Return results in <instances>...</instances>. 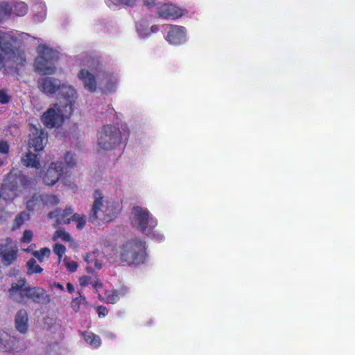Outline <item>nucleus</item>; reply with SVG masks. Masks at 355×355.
<instances>
[{"instance_id":"obj_51","label":"nucleus","mask_w":355,"mask_h":355,"mask_svg":"<svg viewBox=\"0 0 355 355\" xmlns=\"http://www.w3.org/2000/svg\"><path fill=\"white\" fill-rule=\"evenodd\" d=\"M3 164V162L2 160H0V166H1Z\"/></svg>"},{"instance_id":"obj_22","label":"nucleus","mask_w":355,"mask_h":355,"mask_svg":"<svg viewBox=\"0 0 355 355\" xmlns=\"http://www.w3.org/2000/svg\"><path fill=\"white\" fill-rule=\"evenodd\" d=\"M21 161L24 165L27 167H33L35 168H39L40 167V163L37 155L33 153L31 150H29V152L25 154L22 157Z\"/></svg>"},{"instance_id":"obj_52","label":"nucleus","mask_w":355,"mask_h":355,"mask_svg":"<svg viewBox=\"0 0 355 355\" xmlns=\"http://www.w3.org/2000/svg\"><path fill=\"white\" fill-rule=\"evenodd\" d=\"M1 277V271L0 270V278Z\"/></svg>"},{"instance_id":"obj_24","label":"nucleus","mask_w":355,"mask_h":355,"mask_svg":"<svg viewBox=\"0 0 355 355\" xmlns=\"http://www.w3.org/2000/svg\"><path fill=\"white\" fill-rule=\"evenodd\" d=\"M30 210L23 211L16 216L12 225V230L15 231L21 227L24 223L30 220Z\"/></svg>"},{"instance_id":"obj_19","label":"nucleus","mask_w":355,"mask_h":355,"mask_svg":"<svg viewBox=\"0 0 355 355\" xmlns=\"http://www.w3.org/2000/svg\"><path fill=\"white\" fill-rule=\"evenodd\" d=\"M78 78L82 81L84 87L89 92L96 90L97 83L95 76L87 69H81L78 73Z\"/></svg>"},{"instance_id":"obj_8","label":"nucleus","mask_w":355,"mask_h":355,"mask_svg":"<svg viewBox=\"0 0 355 355\" xmlns=\"http://www.w3.org/2000/svg\"><path fill=\"white\" fill-rule=\"evenodd\" d=\"M58 59V53L45 45L40 46L38 55L35 60V71L42 75L53 74L56 68L55 62Z\"/></svg>"},{"instance_id":"obj_44","label":"nucleus","mask_w":355,"mask_h":355,"mask_svg":"<svg viewBox=\"0 0 355 355\" xmlns=\"http://www.w3.org/2000/svg\"><path fill=\"white\" fill-rule=\"evenodd\" d=\"M89 278L87 276H83L80 278V284L82 286H86L89 284Z\"/></svg>"},{"instance_id":"obj_11","label":"nucleus","mask_w":355,"mask_h":355,"mask_svg":"<svg viewBox=\"0 0 355 355\" xmlns=\"http://www.w3.org/2000/svg\"><path fill=\"white\" fill-rule=\"evenodd\" d=\"M18 257V248L7 238L0 243V257L3 265L8 266L14 263Z\"/></svg>"},{"instance_id":"obj_49","label":"nucleus","mask_w":355,"mask_h":355,"mask_svg":"<svg viewBox=\"0 0 355 355\" xmlns=\"http://www.w3.org/2000/svg\"><path fill=\"white\" fill-rule=\"evenodd\" d=\"M54 285H55V287H57L60 290H61V291L64 290V286L61 284H60V283H55Z\"/></svg>"},{"instance_id":"obj_2","label":"nucleus","mask_w":355,"mask_h":355,"mask_svg":"<svg viewBox=\"0 0 355 355\" xmlns=\"http://www.w3.org/2000/svg\"><path fill=\"white\" fill-rule=\"evenodd\" d=\"M131 223L132 227L139 232L156 241H162L163 236L155 230L157 221L150 211L141 206H134L132 211Z\"/></svg>"},{"instance_id":"obj_21","label":"nucleus","mask_w":355,"mask_h":355,"mask_svg":"<svg viewBox=\"0 0 355 355\" xmlns=\"http://www.w3.org/2000/svg\"><path fill=\"white\" fill-rule=\"evenodd\" d=\"M16 196L17 191L11 189L9 184L4 182L0 185V205L2 201H5L6 204L12 202Z\"/></svg>"},{"instance_id":"obj_41","label":"nucleus","mask_w":355,"mask_h":355,"mask_svg":"<svg viewBox=\"0 0 355 355\" xmlns=\"http://www.w3.org/2000/svg\"><path fill=\"white\" fill-rule=\"evenodd\" d=\"M66 266H67V269L69 271L73 272L76 271V270L78 268V263H77V262H76L74 261H71L66 263Z\"/></svg>"},{"instance_id":"obj_15","label":"nucleus","mask_w":355,"mask_h":355,"mask_svg":"<svg viewBox=\"0 0 355 355\" xmlns=\"http://www.w3.org/2000/svg\"><path fill=\"white\" fill-rule=\"evenodd\" d=\"M130 289L127 286L122 285L117 288L106 291L104 293L105 297L103 301L106 304H114L120 299L128 296Z\"/></svg>"},{"instance_id":"obj_12","label":"nucleus","mask_w":355,"mask_h":355,"mask_svg":"<svg viewBox=\"0 0 355 355\" xmlns=\"http://www.w3.org/2000/svg\"><path fill=\"white\" fill-rule=\"evenodd\" d=\"M64 164L62 162H52L43 176V182L46 185L53 186L60 178L64 173Z\"/></svg>"},{"instance_id":"obj_13","label":"nucleus","mask_w":355,"mask_h":355,"mask_svg":"<svg viewBox=\"0 0 355 355\" xmlns=\"http://www.w3.org/2000/svg\"><path fill=\"white\" fill-rule=\"evenodd\" d=\"M47 142V133L43 130L35 129L29 135L28 148L29 150L35 152H40L43 150L44 146Z\"/></svg>"},{"instance_id":"obj_43","label":"nucleus","mask_w":355,"mask_h":355,"mask_svg":"<svg viewBox=\"0 0 355 355\" xmlns=\"http://www.w3.org/2000/svg\"><path fill=\"white\" fill-rule=\"evenodd\" d=\"M138 0H121V6H127L130 7L135 6Z\"/></svg>"},{"instance_id":"obj_9","label":"nucleus","mask_w":355,"mask_h":355,"mask_svg":"<svg viewBox=\"0 0 355 355\" xmlns=\"http://www.w3.org/2000/svg\"><path fill=\"white\" fill-rule=\"evenodd\" d=\"M123 135L120 130L114 125H104L98 132V144L103 150H112L122 141Z\"/></svg>"},{"instance_id":"obj_4","label":"nucleus","mask_w":355,"mask_h":355,"mask_svg":"<svg viewBox=\"0 0 355 355\" xmlns=\"http://www.w3.org/2000/svg\"><path fill=\"white\" fill-rule=\"evenodd\" d=\"M147 257L146 242L135 238L120 247V259L129 266L145 263Z\"/></svg>"},{"instance_id":"obj_32","label":"nucleus","mask_w":355,"mask_h":355,"mask_svg":"<svg viewBox=\"0 0 355 355\" xmlns=\"http://www.w3.org/2000/svg\"><path fill=\"white\" fill-rule=\"evenodd\" d=\"M71 220L76 223V227L78 230H82L86 224V219L84 216H80L78 214H73Z\"/></svg>"},{"instance_id":"obj_28","label":"nucleus","mask_w":355,"mask_h":355,"mask_svg":"<svg viewBox=\"0 0 355 355\" xmlns=\"http://www.w3.org/2000/svg\"><path fill=\"white\" fill-rule=\"evenodd\" d=\"M148 23L146 19H142L139 21H138L137 24V31L138 34L142 37H149L150 36V33L148 29Z\"/></svg>"},{"instance_id":"obj_29","label":"nucleus","mask_w":355,"mask_h":355,"mask_svg":"<svg viewBox=\"0 0 355 355\" xmlns=\"http://www.w3.org/2000/svg\"><path fill=\"white\" fill-rule=\"evenodd\" d=\"M27 266V274L31 275L34 273L40 274L43 271V268L38 264H37L35 259L31 258L26 263Z\"/></svg>"},{"instance_id":"obj_30","label":"nucleus","mask_w":355,"mask_h":355,"mask_svg":"<svg viewBox=\"0 0 355 355\" xmlns=\"http://www.w3.org/2000/svg\"><path fill=\"white\" fill-rule=\"evenodd\" d=\"M105 85H104L105 89L109 92H112L114 91L116 84H117L116 78L114 76L109 73V74H105Z\"/></svg>"},{"instance_id":"obj_34","label":"nucleus","mask_w":355,"mask_h":355,"mask_svg":"<svg viewBox=\"0 0 355 355\" xmlns=\"http://www.w3.org/2000/svg\"><path fill=\"white\" fill-rule=\"evenodd\" d=\"M64 159L65 164L68 167H73V166L76 165V158H75L74 154H73L70 152H67L64 155Z\"/></svg>"},{"instance_id":"obj_47","label":"nucleus","mask_w":355,"mask_h":355,"mask_svg":"<svg viewBox=\"0 0 355 355\" xmlns=\"http://www.w3.org/2000/svg\"><path fill=\"white\" fill-rule=\"evenodd\" d=\"M159 30L158 28V26L157 25H153L150 27V28L149 29V32L150 33V35L154 33H156Z\"/></svg>"},{"instance_id":"obj_3","label":"nucleus","mask_w":355,"mask_h":355,"mask_svg":"<svg viewBox=\"0 0 355 355\" xmlns=\"http://www.w3.org/2000/svg\"><path fill=\"white\" fill-rule=\"evenodd\" d=\"M76 101H62L49 108L42 116L41 120L44 125L49 128L62 125L64 119L71 117L73 112V105Z\"/></svg>"},{"instance_id":"obj_23","label":"nucleus","mask_w":355,"mask_h":355,"mask_svg":"<svg viewBox=\"0 0 355 355\" xmlns=\"http://www.w3.org/2000/svg\"><path fill=\"white\" fill-rule=\"evenodd\" d=\"M84 260L87 263V272H92L93 270H100L102 268L101 263L96 259L94 254L87 253L84 257Z\"/></svg>"},{"instance_id":"obj_45","label":"nucleus","mask_w":355,"mask_h":355,"mask_svg":"<svg viewBox=\"0 0 355 355\" xmlns=\"http://www.w3.org/2000/svg\"><path fill=\"white\" fill-rule=\"evenodd\" d=\"M144 3L146 6L151 8L157 4L156 0H144Z\"/></svg>"},{"instance_id":"obj_42","label":"nucleus","mask_w":355,"mask_h":355,"mask_svg":"<svg viewBox=\"0 0 355 355\" xmlns=\"http://www.w3.org/2000/svg\"><path fill=\"white\" fill-rule=\"evenodd\" d=\"M106 4L110 7L121 6V0H105Z\"/></svg>"},{"instance_id":"obj_38","label":"nucleus","mask_w":355,"mask_h":355,"mask_svg":"<svg viewBox=\"0 0 355 355\" xmlns=\"http://www.w3.org/2000/svg\"><path fill=\"white\" fill-rule=\"evenodd\" d=\"M10 101V96L8 94L7 92L4 89L0 90V103L7 104Z\"/></svg>"},{"instance_id":"obj_25","label":"nucleus","mask_w":355,"mask_h":355,"mask_svg":"<svg viewBox=\"0 0 355 355\" xmlns=\"http://www.w3.org/2000/svg\"><path fill=\"white\" fill-rule=\"evenodd\" d=\"M12 8V17H22L28 12L27 5L22 1L10 3Z\"/></svg>"},{"instance_id":"obj_35","label":"nucleus","mask_w":355,"mask_h":355,"mask_svg":"<svg viewBox=\"0 0 355 355\" xmlns=\"http://www.w3.org/2000/svg\"><path fill=\"white\" fill-rule=\"evenodd\" d=\"M53 250L54 253L56 255H58L59 259H61L65 253L66 248L64 245L61 243H55L53 246Z\"/></svg>"},{"instance_id":"obj_1","label":"nucleus","mask_w":355,"mask_h":355,"mask_svg":"<svg viewBox=\"0 0 355 355\" xmlns=\"http://www.w3.org/2000/svg\"><path fill=\"white\" fill-rule=\"evenodd\" d=\"M26 279H20L18 283L12 284L9 289V295L14 297L18 293L16 298L17 302L24 304L28 300L35 304L46 305L51 302V296L46 291L40 286H24Z\"/></svg>"},{"instance_id":"obj_40","label":"nucleus","mask_w":355,"mask_h":355,"mask_svg":"<svg viewBox=\"0 0 355 355\" xmlns=\"http://www.w3.org/2000/svg\"><path fill=\"white\" fill-rule=\"evenodd\" d=\"M98 317H105L108 314V309L104 306H98L96 308Z\"/></svg>"},{"instance_id":"obj_17","label":"nucleus","mask_w":355,"mask_h":355,"mask_svg":"<svg viewBox=\"0 0 355 355\" xmlns=\"http://www.w3.org/2000/svg\"><path fill=\"white\" fill-rule=\"evenodd\" d=\"M73 214L72 208L71 207H66L64 210L56 209L54 211H50L48 214V217L49 218H56L55 225L57 226L60 224H69L71 221Z\"/></svg>"},{"instance_id":"obj_36","label":"nucleus","mask_w":355,"mask_h":355,"mask_svg":"<svg viewBox=\"0 0 355 355\" xmlns=\"http://www.w3.org/2000/svg\"><path fill=\"white\" fill-rule=\"evenodd\" d=\"M33 237V232L32 230H26L24 232L23 236H21L20 241L23 243H30Z\"/></svg>"},{"instance_id":"obj_50","label":"nucleus","mask_w":355,"mask_h":355,"mask_svg":"<svg viewBox=\"0 0 355 355\" xmlns=\"http://www.w3.org/2000/svg\"><path fill=\"white\" fill-rule=\"evenodd\" d=\"M124 131H125V132L123 134V136L125 137V139L127 140L128 137L129 136L130 132L128 130H127V131L124 130Z\"/></svg>"},{"instance_id":"obj_6","label":"nucleus","mask_w":355,"mask_h":355,"mask_svg":"<svg viewBox=\"0 0 355 355\" xmlns=\"http://www.w3.org/2000/svg\"><path fill=\"white\" fill-rule=\"evenodd\" d=\"M17 38L10 33L0 31V51L5 53L6 61L12 63V67H24L26 62L25 52L14 45Z\"/></svg>"},{"instance_id":"obj_26","label":"nucleus","mask_w":355,"mask_h":355,"mask_svg":"<svg viewBox=\"0 0 355 355\" xmlns=\"http://www.w3.org/2000/svg\"><path fill=\"white\" fill-rule=\"evenodd\" d=\"M81 334L87 343L96 348L100 347L101 344V340L98 335L92 332L87 331L81 332Z\"/></svg>"},{"instance_id":"obj_27","label":"nucleus","mask_w":355,"mask_h":355,"mask_svg":"<svg viewBox=\"0 0 355 355\" xmlns=\"http://www.w3.org/2000/svg\"><path fill=\"white\" fill-rule=\"evenodd\" d=\"M12 17V8L10 3L6 1L0 3V22Z\"/></svg>"},{"instance_id":"obj_14","label":"nucleus","mask_w":355,"mask_h":355,"mask_svg":"<svg viewBox=\"0 0 355 355\" xmlns=\"http://www.w3.org/2000/svg\"><path fill=\"white\" fill-rule=\"evenodd\" d=\"M166 40L171 44L180 45L186 41L185 28L177 25H169Z\"/></svg>"},{"instance_id":"obj_46","label":"nucleus","mask_w":355,"mask_h":355,"mask_svg":"<svg viewBox=\"0 0 355 355\" xmlns=\"http://www.w3.org/2000/svg\"><path fill=\"white\" fill-rule=\"evenodd\" d=\"M67 291L69 293H73L74 292V286L73 285L70 283V282H68L67 284Z\"/></svg>"},{"instance_id":"obj_33","label":"nucleus","mask_w":355,"mask_h":355,"mask_svg":"<svg viewBox=\"0 0 355 355\" xmlns=\"http://www.w3.org/2000/svg\"><path fill=\"white\" fill-rule=\"evenodd\" d=\"M51 254L49 248L44 247L41 248L39 251H35L33 255L38 259L39 261H42L44 257H49Z\"/></svg>"},{"instance_id":"obj_39","label":"nucleus","mask_w":355,"mask_h":355,"mask_svg":"<svg viewBox=\"0 0 355 355\" xmlns=\"http://www.w3.org/2000/svg\"><path fill=\"white\" fill-rule=\"evenodd\" d=\"M9 145L6 141H0V153L1 154H8L9 152Z\"/></svg>"},{"instance_id":"obj_20","label":"nucleus","mask_w":355,"mask_h":355,"mask_svg":"<svg viewBox=\"0 0 355 355\" xmlns=\"http://www.w3.org/2000/svg\"><path fill=\"white\" fill-rule=\"evenodd\" d=\"M28 316L27 311L24 309H20L18 311L15 319L16 329L20 333H26L28 328Z\"/></svg>"},{"instance_id":"obj_31","label":"nucleus","mask_w":355,"mask_h":355,"mask_svg":"<svg viewBox=\"0 0 355 355\" xmlns=\"http://www.w3.org/2000/svg\"><path fill=\"white\" fill-rule=\"evenodd\" d=\"M57 238H60L64 241H72L70 234L65 231L64 228H59L54 234L53 239L55 241Z\"/></svg>"},{"instance_id":"obj_5","label":"nucleus","mask_w":355,"mask_h":355,"mask_svg":"<svg viewBox=\"0 0 355 355\" xmlns=\"http://www.w3.org/2000/svg\"><path fill=\"white\" fill-rule=\"evenodd\" d=\"M94 201L90 211L89 220L94 223L98 219V211H102L101 220L104 223H109L117 217L119 213V205L114 200H103V196L99 190L94 193Z\"/></svg>"},{"instance_id":"obj_10","label":"nucleus","mask_w":355,"mask_h":355,"mask_svg":"<svg viewBox=\"0 0 355 355\" xmlns=\"http://www.w3.org/2000/svg\"><path fill=\"white\" fill-rule=\"evenodd\" d=\"M4 182L9 184L11 189L17 191L20 187L28 188L35 184V180L25 175L21 171L12 169L8 173Z\"/></svg>"},{"instance_id":"obj_7","label":"nucleus","mask_w":355,"mask_h":355,"mask_svg":"<svg viewBox=\"0 0 355 355\" xmlns=\"http://www.w3.org/2000/svg\"><path fill=\"white\" fill-rule=\"evenodd\" d=\"M38 89L46 94H53L58 92L62 96V101H76V92L73 87L64 83L55 78L44 77L37 80Z\"/></svg>"},{"instance_id":"obj_37","label":"nucleus","mask_w":355,"mask_h":355,"mask_svg":"<svg viewBox=\"0 0 355 355\" xmlns=\"http://www.w3.org/2000/svg\"><path fill=\"white\" fill-rule=\"evenodd\" d=\"M83 300H85V298L82 297L80 295V297L73 299L71 303V306L75 312H78L79 311L80 306Z\"/></svg>"},{"instance_id":"obj_18","label":"nucleus","mask_w":355,"mask_h":355,"mask_svg":"<svg viewBox=\"0 0 355 355\" xmlns=\"http://www.w3.org/2000/svg\"><path fill=\"white\" fill-rule=\"evenodd\" d=\"M44 200L46 204L51 205H56L60 202L59 198L55 195L46 196L45 199L39 194H34L31 200L27 202L26 209L30 211H33L40 206V202Z\"/></svg>"},{"instance_id":"obj_16","label":"nucleus","mask_w":355,"mask_h":355,"mask_svg":"<svg viewBox=\"0 0 355 355\" xmlns=\"http://www.w3.org/2000/svg\"><path fill=\"white\" fill-rule=\"evenodd\" d=\"M157 13L159 17L165 19H176L183 15L181 8L172 3H164L158 8Z\"/></svg>"},{"instance_id":"obj_48","label":"nucleus","mask_w":355,"mask_h":355,"mask_svg":"<svg viewBox=\"0 0 355 355\" xmlns=\"http://www.w3.org/2000/svg\"><path fill=\"white\" fill-rule=\"evenodd\" d=\"M3 62H7L6 58L5 53L1 51V52H0V64H3Z\"/></svg>"}]
</instances>
